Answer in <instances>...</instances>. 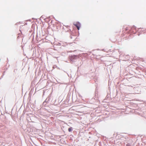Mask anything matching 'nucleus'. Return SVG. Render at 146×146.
<instances>
[{"label": "nucleus", "instance_id": "f03ea898", "mask_svg": "<svg viewBox=\"0 0 146 146\" xmlns=\"http://www.w3.org/2000/svg\"><path fill=\"white\" fill-rule=\"evenodd\" d=\"M72 130V127H69L68 129V131L69 132H71Z\"/></svg>", "mask_w": 146, "mask_h": 146}, {"label": "nucleus", "instance_id": "f257e3e1", "mask_svg": "<svg viewBox=\"0 0 146 146\" xmlns=\"http://www.w3.org/2000/svg\"><path fill=\"white\" fill-rule=\"evenodd\" d=\"M74 25L76 26L77 29L79 30L80 29V27L81 26V25L80 23L79 22H77L76 23L74 24Z\"/></svg>", "mask_w": 146, "mask_h": 146}]
</instances>
